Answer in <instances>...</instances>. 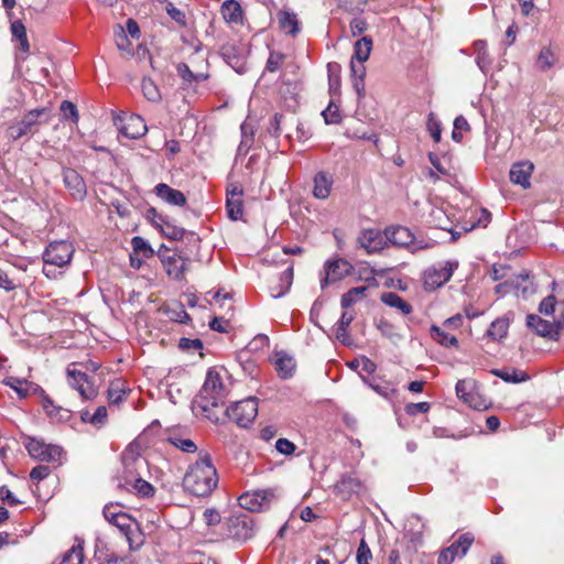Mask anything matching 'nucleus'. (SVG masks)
Masks as SVG:
<instances>
[{"label":"nucleus","instance_id":"56","mask_svg":"<svg viewBox=\"0 0 564 564\" xmlns=\"http://www.w3.org/2000/svg\"><path fill=\"white\" fill-rule=\"evenodd\" d=\"M59 109H61V111H62V113H63V116L65 118H69V119H72L75 122L78 120L77 108H76V106L72 101L64 100L61 104Z\"/></svg>","mask_w":564,"mask_h":564},{"label":"nucleus","instance_id":"16","mask_svg":"<svg viewBox=\"0 0 564 564\" xmlns=\"http://www.w3.org/2000/svg\"><path fill=\"white\" fill-rule=\"evenodd\" d=\"M63 181L69 194L75 198L82 200L87 193V187L82 175L74 169L63 170Z\"/></svg>","mask_w":564,"mask_h":564},{"label":"nucleus","instance_id":"50","mask_svg":"<svg viewBox=\"0 0 564 564\" xmlns=\"http://www.w3.org/2000/svg\"><path fill=\"white\" fill-rule=\"evenodd\" d=\"M371 558H372L371 550L368 546L367 542L362 539L357 549V555H356L357 564H370Z\"/></svg>","mask_w":564,"mask_h":564},{"label":"nucleus","instance_id":"43","mask_svg":"<svg viewBox=\"0 0 564 564\" xmlns=\"http://www.w3.org/2000/svg\"><path fill=\"white\" fill-rule=\"evenodd\" d=\"M131 245L134 253L142 256L143 258H152L154 256V250L150 246V243L142 237H133L131 240Z\"/></svg>","mask_w":564,"mask_h":564},{"label":"nucleus","instance_id":"47","mask_svg":"<svg viewBox=\"0 0 564 564\" xmlns=\"http://www.w3.org/2000/svg\"><path fill=\"white\" fill-rule=\"evenodd\" d=\"M556 62L554 53L549 47H543L538 56L536 66L545 72L550 69Z\"/></svg>","mask_w":564,"mask_h":564},{"label":"nucleus","instance_id":"41","mask_svg":"<svg viewBox=\"0 0 564 564\" xmlns=\"http://www.w3.org/2000/svg\"><path fill=\"white\" fill-rule=\"evenodd\" d=\"M84 560L83 546L80 543L73 545L61 557L58 564H82Z\"/></svg>","mask_w":564,"mask_h":564},{"label":"nucleus","instance_id":"62","mask_svg":"<svg viewBox=\"0 0 564 564\" xmlns=\"http://www.w3.org/2000/svg\"><path fill=\"white\" fill-rule=\"evenodd\" d=\"M50 474L51 469L48 466L39 465L31 470L30 478L34 481H41L45 479Z\"/></svg>","mask_w":564,"mask_h":564},{"label":"nucleus","instance_id":"21","mask_svg":"<svg viewBox=\"0 0 564 564\" xmlns=\"http://www.w3.org/2000/svg\"><path fill=\"white\" fill-rule=\"evenodd\" d=\"M274 366L278 375L282 379L291 378L295 371V360L290 355L280 351L275 354Z\"/></svg>","mask_w":564,"mask_h":564},{"label":"nucleus","instance_id":"3","mask_svg":"<svg viewBox=\"0 0 564 564\" xmlns=\"http://www.w3.org/2000/svg\"><path fill=\"white\" fill-rule=\"evenodd\" d=\"M218 413L221 416L219 422L229 419L237 425L247 427L258 414V402L256 398H247L232 403L230 406L225 405Z\"/></svg>","mask_w":564,"mask_h":564},{"label":"nucleus","instance_id":"28","mask_svg":"<svg viewBox=\"0 0 564 564\" xmlns=\"http://www.w3.org/2000/svg\"><path fill=\"white\" fill-rule=\"evenodd\" d=\"M128 391L129 389L127 388L126 381L123 379H113L110 381L108 388V401L110 404H119L124 400Z\"/></svg>","mask_w":564,"mask_h":564},{"label":"nucleus","instance_id":"26","mask_svg":"<svg viewBox=\"0 0 564 564\" xmlns=\"http://www.w3.org/2000/svg\"><path fill=\"white\" fill-rule=\"evenodd\" d=\"M159 221H155V227L160 229L162 235L172 240H181L185 235V229L172 224L167 217L159 216Z\"/></svg>","mask_w":564,"mask_h":564},{"label":"nucleus","instance_id":"46","mask_svg":"<svg viewBox=\"0 0 564 564\" xmlns=\"http://www.w3.org/2000/svg\"><path fill=\"white\" fill-rule=\"evenodd\" d=\"M367 291L366 286H356L341 295L340 304L343 308H348L354 305L359 297Z\"/></svg>","mask_w":564,"mask_h":564},{"label":"nucleus","instance_id":"4","mask_svg":"<svg viewBox=\"0 0 564 564\" xmlns=\"http://www.w3.org/2000/svg\"><path fill=\"white\" fill-rule=\"evenodd\" d=\"M77 366L76 362L67 366V383L79 393L83 400H94L98 395V390L86 372L77 369Z\"/></svg>","mask_w":564,"mask_h":564},{"label":"nucleus","instance_id":"27","mask_svg":"<svg viewBox=\"0 0 564 564\" xmlns=\"http://www.w3.org/2000/svg\"><path fill=\"white\" fill-rule=\"evenodd\" d=\"M293 281V267L289 265L280 275L278 284L270 288L271 295L274 299H279L286 294L292 285Z\"/></svg>","mask_w":564,"mask_h":564},{"label":"nucleus","instance_id":"53","mask_svg":"<svg viewBox=\"0 0 564 564\" xmlns=\"http://www.w3.org/2000/svg\"><path fill=\"white\" fill-rule=\"evenodd\" d=\"M463 401L475 410H482L487 408L486 401L475 390L469 391Z\"/></svg>","mask_w":564,"mask_h":564},{"label":"nucleus","instance_id":"31","mask_svg":"<svg viewBox=\"0 0 564 564\" xmlns=\"http://www.w3.org/2000/svg\"><path fill=\"white\" fill-rule=\"evenodd\" d=\"M372 51V40L369 36H364L360 40L356 41L354 45V58L357 62H366L368 61L370 53Z\"/></svg>","mask_w":564,"mask_h":564},{"label":"nucleus","instance_id":"8","mask_svg":"<svg viewBox=\"0 0 564 564\" xmlns=\"http://www.w3.org/2000/svg\"><path fill=\"white\" fill-rule=\"evenodd\" d=\"M273 497L272 490H256L242 494L238 501L241 508L251 512H259L269 506Z\"/></svg>","mask_w":564,"mask_h":564},{"label":"nucleus","instance_id":"18","mask_svg":"<svg viewBox=\"0 0 564 564\" xmlns=\"http://www.w3.org/2000/svg\"><path fill=\"white\" fill-rule=\"evenodd\" d=\"M154 193L166 204L180 207L186 204L185 195L181 191L172 188L165 183L158 184L154 187Z\"/></svg>","mask_w":564,"mask_h":564},{"label":"nucleus","instance_id":"23","mask_svg":"<svg viewBox=\"0 0 564 564\" xmlns=\"http://www.w3.org/2000/svg\"><path fill=\"white\" fill-rule=\"evenodd\" d=\"M360 489L361 482L352 475H344L336 484V490L344 499H349L354 494H358Z\"/></svg>","mask_w":564,"mask_h":564},{"label":"nucleus","instance_id":"22","mask_svg":"<svg viewBox=\"0 0 564 564\" xmlns=\"http://www.w3.org/2000/svg\"><path fill=\"white\" fill-rule=\"evenodd\" d=\"M333 187V177L325 173L318 172L314 177L313 195L318 199H326L330 195Z\"/></svg>","mask_w":564,"mask_h":564},{"label":"nucleus","instance_id":"59","mask_svg":"<svg viewBox=\"0 0 564 564\" xmlns=\"http://www.w3.org/2000/svg\"><path fill=\"white\" fill-rule=\"evenodd\" d=\"M275 448L283 455H291L295 452L296 446L288 438H279L275 443Z\"/></svg>","mask_w":564,"mask_h":564},{"label":"nucleus","instance_id":"15","mask_svg":"<svg viewBox=\"0 0 564 564\" xmlns=\"http://www.w3.org/2000/svg\"><path fill=\"white\" fill-rule=\"evenodd\" d=\"M527 326L541 337L556 339L561 322L554 324L543 319L536 314H529L527 315Z\"/></svg>","mask_w":564,"mask_h":564},{"label":"nucleus","instance_id":"37","mask_svg":"<svg viewBox=\"0 0 564 564\" xmlns=\"http://www.w3.org/2000/svg\"><path fill=\"white\" fill-rule=\"evenodd\" d=\"M167 441L170 444L184 453H195L197 451V446L192 440L184 438L177 433L170 434Z\"/></svg>","mask_w":564,"mask_h":564},{"label":"nucleus","instance_id":"45","mask_svg":"<svg viewBox=\"0 0 564 564\" xmlns=\"http://www.w3.org/2000/svg\"><path fill=\"white\" fill-rule=\"evenodd\" d=\"M3 383L13 389L20 398H25L29 394V381L18 377H8L3 380Z\"/></svg>","mask_w":564,"mask_h":564},{"label":"nucleus","instance_id":"60","mask_svg":"<svg viewBox=\"0 0 564 564\" xmlns=\"http://www.w3.org/2000/svg\"><path fill=\"white\" fill-rule=\"evenodd\" d=\"M427 128L433 140L435 142H440L442 133L441 123L433 117L432 113L429 117Z\"/></svg>","mask_w":564,"mask_h":564},{"label":"nucleus","instance_id":"40","mask_svg":"<svg viewBox=\"0 0 564 564\" xmlns=\"http://www.w3.org/2000/svg\"><path fill=\"white\" fill-rule=\"evenodd\" d=\"M141 89L143 96L151 102H159L162 98L159 87L149 77H143Z\"/></svg>","mask_w":564,"mask_h":564},{"label":"nucleus","instance_id":"10","mask_svg":"<svg viewBox=\"0 0 564 564\" xmlns=\"http://www.w3.org/2000/svg\"><path fill=\"white\" fill-rule=\"evenodd\" d=\"M386 239L393 246L409 248L412 251L423 248L415 241L414 235L410 229L402 226L387 228Z\"/></svg>","mask_w":564,"mask_h":564},{"label":"nucleus","instance_id":"5","mask_svg":"<svg viewBox=\"0 0 564 564\" xmlns=\"http://www.w3.org/2000/svg\"><path fill=\"white\" fill-rule=\"evenodd\" d=\"M74 247L70 242L61 240L51 242L43 253L46 265L64 267L72 260Z\"/></svg>","mask_w":564,"mask_h":564},{"label":"nucleus","instance_id":"17","mask_svg":"<svg viewBox=\"0 0 564 564\" xmlns=\"http://www.w3.org/2000/svg\"><path fill=\"white\" fill-rule=\"evenodd\" d=\"M533 170L534 165L529 161L514 163L509 172L510 181L523 188H529L531 185L530 178Z\"/></svg>","mask_w":564,"mask_h":564},{"label":"nucleus","instance_id":"42","mask_svg":"<svg viewBox=\"0 0 564 564\" xmlns=\"http://www.w3.org/2000/svg\"><path fill=\"white\" fill-rule=\"evenodd\" d=\"M11 32H12L13 36L19 40L20 50L23 52H28L30 48V45H29L26 30H25L24 24L20 20L12 22Z\"/></svg>","mask_w":564,"mask_h":564},{"label":"nucleus","instance_id":"52","mask_svg":"<svg viewBox=\"0 0 564 564\" xmlns=\"http://www.w3.org/2000/svg\"><path fill=\"white\" fill-rule=\"evenodd\" d=\"M322 116L327 124L339 123L341 119L338 107L333 102L322 112Z\"/></svg>","mask_w":564,"mask_h":564},{"label":"nucleus","instance_id":"30","mask_svg":"<svg viewBox=\"0 0 564 564\" xmlns=\"http://www.w3.org/2000/svg\"><path fill=\"white\" fill-rule=\"evenodd\" d=\"M381 301L388 306L395 307L403 315H408L412 312V306L394 292L383 293L381 295Z\"/></svg>","mask_w":564,"mask_h":564},{"label":"nucleus","instance_id":"34","mask_svg":"<svg viewBox=\"0 0 564 564\" xmlns=\"http://www.w3.org/2000/svg\"><path fill=\"white\" fill-rule=\"evenodd\" d=\"M43 409L48 416L58 421H66L70 417V412L67 409L55 405L47 397L43 399Z\"/></svg>","mask_w":564,"mask_h":564},{"label":"nucleus","instance_id":"14","mask_svg":"<svg viewBox=\"0 0 564 564\" xmlns=\"http://www.w3.org/2000/svg\"><path fill=\"white\" fill-rule=\"evenodd\" d=\"M44 112V109H35L29 111L21 121L11 124L7 129L8 138L11 140H18L23 135L28 134L31 129L37 123L39 117Z\"/></svg>","mask_w":564,"mask_h":564},{"label":"nucleus","instance_id":"13","mask_svg":"<svg viewBox=\"0 0 564 564\" xmlns=\"http://www.w3.org/2000/svg\"><path fill=\"white\" fill-rule=\"evenodd\" d=\"M119 131L129 139H138L145 134L148 128L143 118L139 115H130L126 118H119Z\"/></svg>","mask_w":564,"mask_h":564},{"label":"nucleus","instance_id":"32","mask_svg":"<svg viewBox=\"0 0 564 564\" xmlns=\"http://www.w3.org/2000/svg\"><path fill=\"white\" fill-rule=\"evenodd\" d=\"M474 535L469 532L462 534L457 541L453 542L448 549L453 550L455 557H463L467 554L469 547L474 543Z\"/></svg>","mask_w":564,"mask_h":564},{"label":"nucleus","instance_id":"63","mask_svg":"<svg viewBox=\"0 0 564 564\" xmlns=\"http://www.w3.org/2000/svg\"><path fill=\"white\" fill-rule=\"evenodd\" d=\"M107 409L104 405H100L96 409L95 413L91 415L90 424L95 426L104 425L107 421Z\"/></svg>","mask_w":564,"mask_h":564},{"label":"nucleus","instance_id":"1","mask_svg":"<svg viewBox=\"0 0 564 564\" xmlns=\"http://www.w3.org/2000/svg\"><path fill=\"white\" fill-rule=\"evenodd\" d=\"M227 390L223 383L219 371L209 369L205 382L198 394V405L205 416L212 422L219 423L220 411L226 405Z\"/></svg>","mask_w":564,"mask_h":564},{"label":"nucleus","instance_id":"11","mask_svg":"<svg viewBox=\"0 0 564 564\" xmlns=\"http://www.w3.org/2000/svg\"><path fill=\"white\" fill-rule=\"evenodd\" d=\"M354 270L350 262L345 259H336L328 261L325 264V276L321 281V286L324 289L329 283L340 281L345 276L349 275Z\"/></svg>","mask_w":564,"mask_h":564},{"label":"nucleus","instance_id":"48","mask_svg":"<svg viewBox=\"0 0 564 564\" xmlns=\"http://www.w3.org/2000/svg\"><path fill=\"white\" fill-rule=\"evenodd\" d=\"M177 73L178 75L186 82L188 83H199V82H203L207 78V75L206 74H203V73H193L191 70V68L188 67V65L184 64V63H181L177 65Z\"/></svg>","mask_w":564,"mask_h":564},{"label":"nucleus","instance_id":"6","mask_svg":"<svg viewBox=\"0 0 564 564\" xmlns=\"http://www.w3.org/2000/svg\"><path fill=\"white\" fill-rule=\"evenodd\" d=\"M31 457L41 462H61L63 449L57 445L46 444L37 438H30L25 445Z\"/></svg>","mask_w":564,"mask_h":564},{"label":"nucleus","instance_id":"57","mask_svg":"<svg viewBox=\"0 0 564 564\" xmlns=\"http://www.w3.org/2000/svg\"><path fill=\"white\" fill-rule=\"evenodd\" d=\"M555 303H556V300H555L554 295L546 296L540 303L539 312L541 314H543V315H546V316L552 315L554 313V310H555Z\"/></svg>","mask_w":564,"mask_h":564},{"label":"nucleus","instance_id":"20","mask_svg":"<svg viewBox=\"0 0 564 564\" xmlns=\"http://www.w3.org/2000/svg\"><path fill=\"white\" fill-rule=\"evenodd\" d=\"M122 466L143 468L145 460L141 457L140 445L138 443H130L121 454Z\"/></svg>","mask_w":564,"mask_h":564},{"label":"nucleus","instance_id":"38","mask_svg":"<svg viewBox=\"0 0 564 564\" xmlns=\"http://www.w3.org/2000/svg\"><path fill=\"white\" fill-rule=\"evenodd\" d=\"M492 373L503 381L511 383H519L528 379V376L524 372L516 369H495L492 370Z\"/></svg>","mask_w":564,"mask_h":564},{"label":"nucleus","instance_id":"19","mask_svg":"<svg viewBox=\"0 0 564 564\" xmlns=\"http://www.w3.org/2000/svg\"><path fill=\"white\" fill-rule=\"evenodd\" d=\"M162 264L166 271V274L173 280H181L184 275L185 260L174 253L172 256H161Z\"/></svg>","mask_w":564,"mask_h":564},{"label":"nucleus","instance_id":"54","mask_svg":"<svg viewBox=\"0 0 564 564\" xmlns=\"http://www.w3.org/2000/svg\"><path fill=\"white\" fill-rule=\"evenodd\" d=\"M166 12L170 15L172 20H174L178 25L185 26L186 25V18L185 13L173 6V3H167L166 6Z\"/></svg>","mask_w":564,"mask_h":564},{"label":"nucleus","instance_id":"7","mask_svg":"<svg viewBox=\"0 0 564 564\" xmlns=\"http://www.w3.org/2000/svg\"><path fill=\"white\" fill-rule=\"evenodd\" d=\"M126 536L130 549H139L143 544V534L139 529V523L126 512L119 516L112 523Z\"/></svg>","mask_w":564,"mask_h":564},{"label":"nucleus","instance_id":"12","mask_svg":"<svg viewBox=\"0 0 564 564\" xmlns=\"http://www.w3.org/2000/svg\"><path fill=\"white\" fill-rule=\"evenodd\" d=\"M357 242L367 253L379 252L387 246L386 232L382 234L378 229H365L359 234Z\"/></svg>","mask_w":564,"mask_h":564},{"label":"nucleus","instance_id":"61","mask_svg":"<svg viewBox=\"0 0 564 564\" xmlns=\"http://www.w3.org/2000/svg\"><path fill=\"white\" fill-rule=\"evenodd\" d=\"M431 405L429 402H419V403H409L405 406V412L413 416L417 413H426L430 410Z\"/></svg>","mask_w":564,"mask_h":564},{"label":"nucleus","instance_id":"39","mask_svg":"<svg viewBox=\"0 0 564 564\" xmlns=\"http://www.w3.org/2000/svg\"><path fill=\"white\" fill-rule=\"evenodd\" d=\"M474 51L476 53V63L478 67L485 72L490 65V58L487 53V44L485 41L478 40L474 43Z\"/></svg>","mask_w":564,"mask_h":564},{"label":"nucleus","instance_id":"2","mask_svg":"<svg viewBox=\"0 0 564 564\" xmlns=\"http://www.w3.org/2000/svg\"><path fill=\"white\" fill-rule=\"evenodd\" d=\"M217 484V470L208 454L200 455L196 463L189 466L184 477L185 488L199 497L210 495Z\"/></svg>","mask_w":564,"mask_h":564},{"label":"nucleus","instance_id":"49","mask_svg":"<svg viewBox=\"0 0 564 564\" xmlns=\"http://www.w3.org/2000/svg\"><path fill=\"white\" fill-rule=\"evenodd\" d=\"M20 286V281L10 272L0 268V289L10 292Z\"/></svg>","mask_w":564,"mask_h":564},{"label":"nucleus","instance_id":"33","mask_svg":"<svg viewBox=\"0 0 564 564\" xmlns=\"http://www.w3.org/2000/svg\"><path fill=\"white\" fill-rule=\"evenodd\" d=\"M362 381L369 386L373 391H376L379 395L390 399L397 393V389L390 382L379 383L377 380L368 379L361 376Z\"/></svg>","mask_w":564,"mask_h":564},{"label":"nucleus","instance_id":"29","mask_svg":"<svg viewBox=\"0 0 564 564\" xmlns=\"http://www.w3.org/2000/svg\"><path fill=\"white\" fill-rule=\"evenodd\" d=\"M128 491L135 492L141 497H151L154 494L153 486L140 477H132L129 480H126V486L123 487Z\"/></svg>","mask_w":564,"mask_h":564},{"label":"nucleus","instance_id":"64","mask_svg":"<svg viewBox=\"0 0 564 564\" xmlns=\"http://www.w3.org/2000/svg\"><path fill=\"white\" fill-rule=\"evenodd\" d=\"M365 62H357L354 58L350 61V72L352 78H361L365 79L366 76V67L364 65Z\"/></svg>","mask_w":564,"mask_h":564},{"label":"nucleus","instance_id":"55","mask_svg":"<svg viewBox=\"0 0 564 564\" xmlns=\"http://www.w3.org/2000/svg\"><path fill=\"white\" fill-rule=\"evenodd\" d=\"M102 513L109 523H113L123 512L120 510V506L110 503L104 507Z\"/></svg>","mask_w":564,"mask_h":564},{"label":"nucleus","instance_id":"36","mask_svg":"<svg viewBox=\"0 0 564 564\" xmlns=\"http://www.w3.org/2000/svg\"><path fill=\"white\" fill-rule=\"evenodd\" d=\"M430 334L431 337L442 346L451 347L458 345V341L454 335L444 332L436 325L431 326Z\"/></svg>","mask_w":564,"mask_h":564},{"label":"nucleus","instance_id":"24","mask_svg":"<svg viewBox=\"0 0 564 564\" xmlns=\"http://www.w3.org/2000/svg\"><path fill=\"white\" fill-rule=\"evenodd\" d=\"M220 12L227 23L238 24L243 18L242 8L236 0H226L221 4Z\"/></svg>","mask_w":564,"mask_h":564},{"label":"nucleus","instance_id":"44","mask_svg":"<svg viewBox=\"0 0 564 564\" xmlns=\"http://www.w3.org/2000/svg\"><path fill=\"white\" fill-rule=\"evenodd\" d=\"M227 215L231 220H240L243 215V205L242 199H234L232 197H228L226 202Z\"/></svg>","mask_w":564,"mask_h":564},{"label":"nucleus","instance_id":"58","mask_svg":"<svg viewBox=\"0 0 564 564\" xmlns=\"http://www.w3.org/2000/svg\"><path fill=\"white\" fill-rule=\"evenodd\" d=\"M367 28V22L361 18H354L350 21V32L354 37L361 35Z\"/></svg>","mask_w":564,"mask_h":564},{"label":"nucleus","instance_id":"9","mask_svg":"<svg viewBox=\"0 0 564 564\" xmlns=\"http://www.w3.org/2000/svg\"><path fill=\"white\" fill-rule=\"evenodd\" d=\"M458 267L457 262H445L441 267H433L425 271L424 284L429 289H436L444 285L453 275L454 270Z\"/></svg>","mask_w":564,"mask_h":564},{"label":"nucleus","instance_id":"25","mask_svg":"<svg viewBox=\"0 0 564 564\" xmlns=\"http://www.w3.org/2000/svg\"><path fill=\"white\" fill-rule=\"evenodd\" d=\"M276 17L279 28L284 33L295 36L300 32V23L295 13L289 11H279Z\"/></svg>","mask_w":564,"mask_h":564},{"label":"nucleus","instance_id":"35","mask_svg":"<svg viewBox=\"0 0 564 564\" xmlns=\"http://www.w3.org/2000/svg\"><path fill=\"white\" fill-rule=\"evenodd\" d=\"M509 329V319L506 317H500L495 319L489 329L487 330V335L494 340H500L506 337Z\"/></svg>","mask_w":564,"mask_h":564},{"label":"nucleus","instance_id":"51","mask_svg":"<svg viewBox=\"0 0 564 564\" xmlns=\"http://www.w3.org/2000/svg\"><path fill=\"white\" fill-rule=\"evenodd\" d=\"M284 54L280 52H271L265 64V69L270 73L279 70L284 62Z\"/></svg>","mask_w":564,"mask_h":564}]
</instances>
